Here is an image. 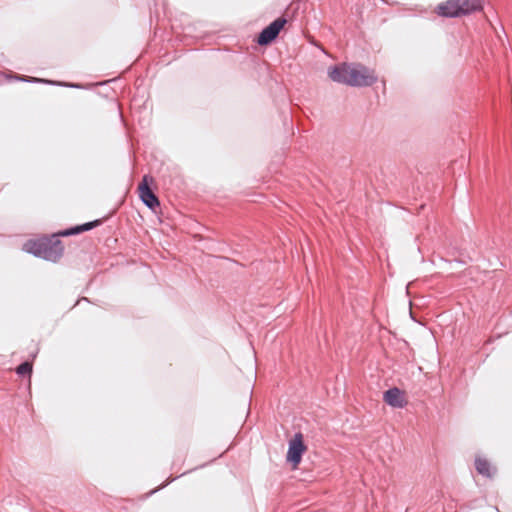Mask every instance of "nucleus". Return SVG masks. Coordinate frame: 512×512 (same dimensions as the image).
I'll return each mask as SVG.
<instances>
[{
    "label": "nucleus",
    "instance_id": "1",
    "mask_svg": "<svg viewBox=\"0 0 512 512\" xmlns=\"http://www.w3.org/2000/svg\"><path fill=\"white\" fill-rule=\"evenodd\" d=\"M80 233H82L81 225H75L51 236L30 239L24 244V250L44 260L57 262L64 253V246L59 237L73 236Z\"/></svg>",
    "mask_w": 512,
    "mask_h": 512
},
{
    "label": "nucleus",
    "instance_id": "2",
    "mask_svg": "<svg viewBox=\"0 0 512 512\" xmlns=\"http://www.w3.org/2000/svg\"><path fill=\"white\" fill-rule=\"evenodd\" d=\"M328 76L333 82L351 87H369L378 80L375 72L362 64L334 65L328 69Z\"/></svg>",
    "mask_w": 512,
    "mask_h": 512
},
{
    "label": "nucleus",
    "instance_id": "3",
    "mask_svg": "<svg viewBox=\"0 0 512 512\" xmlns=\"http://www.w3.org/2000/svg\"><path fill=\"white\" fill-rule=\"evenodd\" d=\"M287 24V19L284 16L276 18L269 25L264 27L258 34L257 43L260 46H267L273 43L281 30Z\"/></svg>",
    "mask_w": 512,
    "mask_h": 512
},
{
    "label": "nucleus",
    "instance_id": "4",
    "mask_svg": "<svg viewBox=\"0 0 512 512\" xmlns=\"http://www.w3.org/2000/svg\"><path fill=\"white\" fill-rule=\"evenodd\" d=\"M307 447L303 441V435L299 432L289 441L288 450L286 454V461L292 465V468H297L302 460Z\"/></svg>",
    "mask_w": 512,
    "mask_h": 512
},
{
    "label": "nucleus",
    "instance_id": "5",
    "mask_svg": "<svg viewBox=\"0 0 512 512\" xmlns=\"http://www.w3.org/2000/svg\"><path fill=\"white\" fill-rule=\"evenodd\" d=\"M152 180L148 175H144L142 182L138 186L139 197L141 201L152 211H156L160 207V201L155 193L151 190L148 180Z\"/></svg>",
    "mask_w": 512,
    "mask_h": 512
},
{
    "label": "nucleus",
    "instance_id": "6",
    "mask_svg": "<svg viewBox=\"0 0 512 512\" xmlns=\"http://www.w3.org/2000/svg\"><path fill=\"white\" fill-rule=\"evenodd\" d=\"M4 76L9 81L15 80V81H21V82H28V83H45V84H49V85L69 87V88H75V89L83 88V85L79 84V83H67V82H60V81H55V80H46V79H42V78L30 77V76L19 75V74H4Z\"/></svg>",
    "mask_w": 512,
    "mask_h": 512
},
{
    "label": "nucleus",
    "instance_id": "7",
    "mask_svg": "<svg viewBox=\"0 0 512 512\" xmlns=\"http://www.w3.org/2000/svg\"><path fill=\"white\" fill-rule=\"evenodd\" d=\"M384 402L392 408H404L407 401L404 392L398 387H392L383 393Z\"/></svg>",
    "mask_w": 512,
    "mask_h": 512
},
{
    "label": "nucleus",
    "instance_id": "8",
    "mask_svg": "<svg viewBox=\"0 0 512 512\" xmlns=\"http://www.w3.org/2000/svg\"><path fill=\"white\" fill-rule=\"evenodd\" d=\"M459 0H448L443 2L437 6V14L441 17L446 18H457L460 17L459 11L460 8L458 6Z\"/></svg>",
    "mask_w": 512,
    "mask_h": 512
},
{
    "label": "nucleus",
    "instance_id": "9",
    "mask_svg": "<svg viewBox=\"0 0 512 512\" xmlns=\"http://www.w3.org/2000/svg\"><path fill=\"white\" fill-rule=\"evenodd\" d=\"M460 16L469 15L475 11L482 10L481 0H459Z\"/></svg>",
    "mask_w": 512,
    "mask_h": 512
},
{
    "label": "nucleus",
    "instance_id": "10",
    "mask_svg": "<svg viewBox=\"0 0 512 512\" xmlns=\"http://www.w3.org/2000/svg\"><path fill=\"white\" fill-rule=\"evenodd\" d=\"M475 469L480 474L487 478H491L496 472L495 468H492L490 463L481 457L475 459Z\"/></svg>",
    "mask_w": 512,
    "mask_h": 512
},
{
    "label": "nucleus",
    "instance_id": "11",
    "mask_svg": "<svg viewBox=\"0 0 512 512\" xmlns=\"http://www.w3.org/2000/svg\"><path fill=\"white\" fill-rule=\"evenodd\" d=\"M32 369V363H30L29 361H24L17 366L16 373L21 377L30 376L32 373Z\"/></svg>",
    "mask_w": 512,
    "mask_h": 512
},
{
    "label": "nucleus",
    "instance_id": "12",
    "mask_svg": "<svg viewBox=\"0 0 512 512\" xmlns=\"http://www.w3.org/2000/svg\"><path fill=\"white\" fill-rule=\"evenodd\" d=\"M101 224V220L89 221L81 225L82 232L90 231Z\"/></svg>",
    "mask_w": 512,
    "mask_h": 512
},
{
    "label": "nucleus",
    "instance_id": "13",
    "mask_svg": "<svg viewBox=\"0 0 512 512\" xmlns=\"http://www.w3.org/2000/svg\"><path fill=\"white\" fill-rule=\"evenodd\" d=\"M81 301L89 302V300H88L87 298L83 297L82 299L78 300V302H77V303H80Z\"/></svg>",
    "mask_w": 512,
    "mask_h": 512
}]
</instances>
